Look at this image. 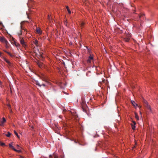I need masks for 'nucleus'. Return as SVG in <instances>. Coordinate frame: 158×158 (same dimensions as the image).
Masks as SVG:
<instances>
[{
  "label": "nucleus",
  "instance_id": "1",
  "mask_svg": "<svg viewBox=\"0 0 158 158\" xmlns=\"http://www.w3.org/2000/svg\"><path fill=\"white\" fill-rule=\"evenodd\" d=\"M19 41L20 44H22V46L24 48H25L26 47V43L24 42L23 38L20 37Z\"/></svg>",
  "mask_w": 158,
  "mask_h": 158
},
{
  "label": "nucleus",
  "instance_id": "2",
  "mask_svg": "<svg viewBox=\"0 0 158 158\" xmlns=\"http://www.w3.org/2000/svg\"><path fill=\"white\" fill-rule=\"evenodd\" d=\"M0 41L2 43H5L6 44H7L8 43V41L3 36H0Z\"/></svg>",
  "mask_w": 158,
  "mask_h": 158
},
{
  "label": "nucleus",
  "instance_id": "3",
  "mask_svg": "<svg viewBox=\"0 0 158 158\" xmlns=\"http://www.w3.org/2000/svg\"><path fill=\"white\" fill-rule=\"evenodd\" d=\"M2 120L0 118V126H4V123L6 122V119L4 117H3Z\"/></svg>",
  "mask_w": 158,
  "mask_h": 158
},
{
  "label": "nucleus",
  "instance_id": "4",
  "mask_svg": "<svg viewBox=\"0 0 158 158\" xmlns=\"http://www.w3.org/2000/svg\"><path fill=\"white\" fill-rule=\"evenodd\" d=\"M93 55L90 54L87 62L88 63H90L93 60Z\"/></svg>",
  "mask_w": 158,
  "mask_h": 158
},
{
  "label": "nucleus",
  "instance_id": "5",
  "mask_svg": "<svg viewBox=\"0 0 158 158\" xmlns=\"http://www.w3.org/2000/svg\"><path fill=\"white\" fill-rule=\"evenodd\" d=\"M36 53L37 55L38 56V57L39 58H40L41 57H43L42 55L43 53L41 52H39V51H38V52H36Z\"/></svg>",
  "mask_w": 158,
  "mask_h": 158
},
{
  "label": "nucleus",
  "instance_id": "6",
  "mask_svg": "<svg viewBox=\"0 0 158 158\" xmlns=\"http://www.w3.org/2000/svg\"><path fill=\"white\" fill-rule=\"evenodd\" d=\"M13 143H10L9 144V147L11 148L12 149H13L14 151H15V152H19V150H16V149L13 146Z\"/></svg>",
  "mask_w": 158,
  "mask_h": 158
},
{
  "label": "nucleus",
  "instance_id": "7",
  "mask_svg": "<svg viewBox=\"0 0 158 158\" xmlns=\"http://www.w3.org/2000/svg\"><path fill=\"white\" fill-rule=\"evenodd\" d=\"M144 102L145 103V106H146V107L148 109H149L151 111L152 110H151V109L150 106V105H149L148 104V103L146 101L145 102Z\"/></svg>",
  "mask_w": 158,
  "mask_h": 158
},
{
  "label": "nucleus",
  "instance_id": "8",
  "mask_svg": "<svg viewBox=\"0 0 158 158\" xmlns=\"http://www.w3.org/2000/svg\"><path fill=\"white\" fill-rule=\"evenodd\" d=\"M36 31L39 35H41L42 33V31L40 30L39 28H37Z\"/></svg>",
  "mask_w": 158,
  "mask_h": 158
},
{
  "label": "nucleus",
  "instance_id": "9",
  "mask_svg": "<svg viewBox=\"0 0 158 158\" xmlns=\"http://www.w3.org/2000/svg\"><path fill=\"white\" fill-rule=\"evenodd\" d=\"M16 148H17L16 150H19V152H17L19 153L21 152V148L20 147L18 144H17L16 145Z\"/></svg>",
  "mask_w": 158,
  "mask_h": 158
},
{
  "label": "nucleus",
  "instance_id": "10",
  "mask_svg": "<svg viewBox=\"0 0 158 158\" xmlns=\"http://www.w3.org/2000/svg\"><path fill=\"white\" fill-rule=\"evenodd\" d=\"M136 124L135 122V121H133L132 123L131 124V126L132 127V129L133 130H134L135 129V125Z\"/></svg>",
  "mask_w": 158,
  "mask_h": 158
},
{
  "label": "nucleus",
  "instance_id": "11",
  "mask_svg": "<svg viewBox=\"0 0 158 158\" xmlns=\"http://www.w3.org/2000/svg\"><path fill=\"white\" fill-rule=\"evenodd\" d=\"M131 102L132 104L136 108L137 106V104L135 103V102L133 101H131Z\"/></svg>",
  "mask_w": 158,
  "mask_h": 158
},
{
  "label": "nucleus",
  "instance_id": "12",
  "mask_svg": "<svg viewBox=\"0 0 158 158\" xmlns=\"http://www.w3.org/2000/svg\"><path fill=\"white\" fill-rule=\"evenodd\" d=\"M130 34H128V35L127 36V37H128V38L125 39V41L127 42H128L129 40V38L130 37Z\"/></svg>",
  "mask_w": 158,
  "mask_h": 158
},
{
  "label": "nucleus",
  "instance_id": "13",
  "mask_svg": "<svg viewBox=\"0 0 158 158\" xmlns=\"http://www.w3.org/2000/svg\"><path fill=\"white\" fill-rule=\"evenodd\" d=\"M34 44H35L36 46H38V41L37 40H35L34 42Z\"/></svg>",
  "mask_w": 158,
  "mask_h": 158
},
{
  "label": "nucleus",
  "instance_id": "14",
  "mask_svg": "<svg viewBox=\"0 0 158 158\" xmlns=\"http://www.w3.org/2000/svg\"><path fill=\"white\" fill-rule=\"evenodd\" d=\"M3 59H4V61H5L8 64H10V61L7 59H6L5 58H4Z\"/></svg>",
  "mask_w": 158,
  "mask_h": 158
},
{
  "label": "nucleus",
  "instance_id": "15",
  "mask_svg": "<svg viewBox=\"0 0 158 158\" xmlns=\"http://www.w3.org/2000/svg\"><path fill=\"white\" fill-rule=\"evenodd\" d=\"M66 9H67V11L68 12V13L69 14H71V12L70 10L69 9V7L68 6H66Z\"/></svg>",
  "mask_w": 158,
  "mask_h": 158
},
{
  "label": "nucleus",
  "instance_id": "16",
  "mask_svg": "<svg viewBox=\"0 0 158 158\" xmlns=\"http://www.w3.org/2000/svg\"><path fill=\"white\" fill-rule=\"evenodd\" d=\"M80 25L81 27H82L84 25V23L83 21H81L80 22Z\"/></svg>",
  "mask_w": 158,
  "mask_h": 158
},
{
  "label": "nucleus",
  "instance_id": "17",
  "mask_svg": "<svg viewBox=\"0 0 158 158\" xmlns=\"http://www.w3.org/2000/svg\"><path fill=\"white\" fill-rule=\"evenodd\" d=\"M18 35L19 36L21 35L22 33V31L21 30H20L18 32Z\"/></svg>",
  "mask_w": 158,
  "mask_h": 158
},
{
  "label": "nucleus",
  "instance_id": "18",
  "mask_svg": "<svg viewBox=\"0 0 158 158\" xmlns=\"http://www.w3.org/2000/svg\"><path fill=\"white\" fill-rule=\"evenodd\" d=\"M135 117L137 120H138L139 119L138 116L135 113Z\"/></svg>",
  "mask_w": 158,
  "mask_h": 158
},
{
  "label": "nucleus",
  "instance_id": "19",
  "mask_svg": "<svg viewBox=\"0 0 158 158\" xmlns=\"http://www.w3.org/2000/svg\"><path fill=\"white\" fill-rule=\"evenodd\" d=\"M14 133L15 134V135L17 136V137L19 138V136L18 133H17V132L16 131H15L14 130Z\"/></svg>",
  "mask_w": 158,
  "mask_h": 158
},
{
  "label": "nucleus",
  "instance_id": "20",
  "mask_svg": "<svg viewBox=\"0 0 158 158\" xmlns=\"http://www.w3.org/2000/svg\"><path fill=\"white\" fill-rule=\"evenodd\" d=\"M0 145L1 146H5V143H2L1 142H0Z\"/></svg>",
  "mask_w": 158,
  "mask_h": 158
},
{
  "label": "nucleus",
  "instance_id": "21",
  "mask_svg": "<svg viewBox=\"0 0 158 158\" xmlns=\"http://www.w3.org/2000/svg\"><path fill=\"white\" fill-rule=\"evenodd\" d=\"M38 64L40 67H42V64L41 63L39 62Z\"/></svg>",
  "mask_w": 158,
  "mask_h": 158
},
{
  "label": "nucleus",
  "instance_id": "22",
  "mask_svg": "<svg viewBox=\"0 0 158 158\" xmlns=\"http://www.w3.org/2000/svg\"><path fill=\"white\" fill-rule=\"evenodd\" d=\"M25 21L22 22L21 23V29H23L22 26Z\"/></svg>",
  "mask_w": 158,
  "mask_h": 158
},
{
  "label": "nucleus",
  "instance_id": "23",
  "mask_svg": "<svg viewBox=\"0 0 158 158\" xmlns=\"http://www.w3.org/2000/svg\"><path fill=\"white\" fill-rule=\"evenodd\" d=\"M11 135V134L9 132H8L7 133V134L6 135V136L7 137H9Z\"/></svg>",
  "mask_w": 158,
  "mask_h": 158
},
{
  "label": "nucleus",
  "instance_id": "24",
  "mask_svg": "<svg viewBox=\"0 0 158 158\" xmlns=\"http://www.w3.org/2000/svg\"><path fill=\"white\" fill-rule=\"evenodd\" d=\"M36 84L40 86H41V85H40V83L38 81H36Z\"/></svg>",
  "mask_w": 158,
  "mask_h": 158
},
{
  "label": "nucleus",
  "instance_id": "25",
  "mask_svg": "<svg viewBox=\"0 0 158 158\" xmlns=\"http://www.w3.org/2000/svg\"><path fill=\"white\" fill-rule=\"evenodd\" d=\"M15 45L17 47H18V46L19 45V44L16 43H15Z\"/></svg>",
  "mask_w": 158,
  "mask_h": 158
},
{
  "label": "nucleus",
  "instance_id": "26",
  "mask_svg": "<svg viewBox=\"0 0 158 158\" xmlns=\"http://www.w3.org/2000/svg\"><path fill=\"white\" fill-rule=\"evenodd\" d=\"M7 106L8 107V108L9 109H10V104H7Z\"/></svg>",
  "mask_w": 158,
  "mask_h": 158
},
{
  "label": "nucleus",
  "instance_id": "27",
  "mask_svg": "<svg viewBox=\"0 0 158 158\" xmlns=\"http://www.w3.org/2000/svg\"><path fill=\"white\" fill-rule=\"evenodd\" d=\"M54 157L55 158H57L58 157V156L56 155H55Z\"/></svg>",
  "mask_w": 158,
  "mask_h": 158
},
{
  "label": "nucleus",
  "instance_id": "28",
  "mask_svg": "<svg viewBox=\"0 0 158 158\" xmlns=\"http://www.w3.org/2000/svg\"><path fill=\"white\" fill-rule=\"evenodd\" d=\"M10 113H12V110H11L10 109Z\"/></svg>",
  "mask_w": 158,
  "mask_h": 158
},
{
  "label": "nucleus",
  "instance_id": "29",
  "mask_svg": "<svg viewBox=\"0 0 158 158\" xmlns=\"http://www.w3.org/2000/svg\"><path fill=\"white\" fill-rule=\"evenodd\" d=\"M33 126H32V127H31V128H30V129H31V130H32V129H33Z\"/></svg>",
  "mask_w": 158,
  "mask_h": 158
},
{
  "label": "nucleus",
  "instance_id": "30",
  "mask_svg": "<svg viewBox=\"0 0 158 158\" xmlns=\"http://www.w3.org/2000/svg\"><path fill=\"white\" fill-rule=\"evenodd\" d=\"M2 56V53L1 52H0V56Z\"/></svg>",
  "mask_w": 158,
  "mask_h": 158
},
{
  "label": "nucleus",
  "instance_id": "31",
  "mask_svg": "<svg viewBox=\"0 0 158 158\" xmlns=\"http://www.w3.org/2000/svg\"><path fill=\"white\" fill-rule=\"evenodd\" d=\"M29 70H30L31 72H32V70H31V69L29 67Z\"/></svg>",
  "mask_w": 158,
  "mask_h": 158
},
{
  "label": "nucleus",
  "instance_id": "32",
  "mask_svg": "<svg viewBox=\"0 0 158 158\" xmlns=\"http://www.w3.org/2000/svg\"><path fill=\"white\" fill-rule=\"evenodd\" d=\"M20 158H23V156H20Z\"/></svg>",
  "mask_w": 158,
  "mask_h": 158
},
{
  "label": "nucleus",
  "instance_id": "33",
  "mask_svg": "<svg viewBox=\"0 0 158 158\" xmlns=\"http://www.w3.org/2000/svg\"><path fill=\"white\" fill-rule=\"evenodd\" d=\"M42 85L44 86H45L44 84H43V85Z\"/></svg>",
  "mask_w": 158,
  "mask_h": 158
},
{
  "label": "nucleus",
  "instance_id": "34",
  "mask_svg": "<svg viewBox=\"0 0 158 158\" xmlns=\"http://www.w3.org/2000/svg\"><path fill=\"white\" fill-rule=\"evenodd\" d=\"M139 113H140V114H141V112L140 111Z\"/></svg>",
  "mask_w": 158,
  "mask_h": 158
},
{
  "label": "nucleus",
  "instance_id": "35",
  "mask_svg": "<svg viewBox=\"0 0 158 158\" xmlns=\"http://www.w3.org/2000/svg\"><path fill=\"white\" fill-rule=\"evenodd\" d=\"M66 23H67L66 22V23H65V24L66 25H67V24H66Z\"/></svg>",
  "mask_w": 158,
  "mask_h": 158
},
{
  "label": "nucleus",
  "instance_id": "36",
  "mask_svg": "<svg viewBox=\"0 0 158 158\" xmlns=\"http://www.w3.org/2000/svg\"><path fill=\"white\" fill-rule=\"evenodd\" d=\"M1 84V82L0 81V85Z\"/></svg>",
  "mask_w": 158,
  "mask_h": 158
},
{
  "label": "nucleus",
  "instance_id": "37",
  "mask_svg": "<svg viewBox=\"0 0 158 158\" xmlns=\"http://www.w3.org/2000/svg\"><path fill=\"white\" fill-rule=\"evenodd\" d=\"M15 126L14 125H13V127H15Z\"/></svg>",
  "mask_w": 158,
  "mask_h": 158
}]
</instances>
